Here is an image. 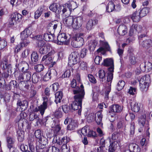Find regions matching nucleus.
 <instances>
[{
	"instance_id": "obj_1",
	"label": "nucleus",
	"mask_w": 152,
	"mask_h": 152,
	"mask_svg": "<svg viewBox=\"0 0 152 152\" xmlns=\"http://www.w3.org/2000/svg\"><path fill=\"white\" fill-rule=\"evenodd\" d=\"M37 43L39 48V52L41 54H46L48 53V55H52L55 53V51L51 45L49 44H46L43 40H39Z\"/></svg>"
},
{
	"instance_id": "obj_2",
	"label": "nucleus",
	"mask_w": 152,
	"mask_h": 152,
	"mask_svg": "<svg viewBox=\"0 0 152 152\" xmlns=\"http://www.w3.org/2000/svg\"><path fill=\"white\" fill-rule=\"evenodd\" d=\"M84 93L80 95H75L74 96L75 100L72 103L71 106L72 110H78V114H81L82 108V103Z\"/></svg>"
},
{
	"instance_id": "obj_3",
	"label": "nucleus",
	"mask_w": 152,
	"mask_h": 152,
	"mask_svg": "<svg viewBox=\"0 0 152 152\" xmlns=\"http://www.w3.org/2000/svg\"><path fill=\"white\" fill-rule=\"evenodd\" d=\"M138 123L140 126V128L138 129V131L141 132L143 130V128H144V131L146 132L147 136H149L150 133L149 130L150 129L149 124L148 121H146L145 116H142L139 118L138 120Z\"/></svg>"
},
{
	"instance_id": "obj_4",
	"label": "nucleus",
	"mask_w": 152,
	"mask_h": 152,
	"mask_svg": "<svg viewBox=\"0 0 152 152\" xmlns=\"http://www.w3.org/2000/svg\"><path fill=\"white\" fill-rule=\"evenodd\" d=\"M83 34V33H78L74 37L71 42L72 46L75 48H80L84 44Z\"/></svg>"
},
{
	"instance_id": "obj_5",
	"label": "nucleus",
	"mask_w": 152,
	"mask_h": 152,
	"mask_svg": "<svg viewBox=\"0 0 152 152\" xmlns=\"http://www.w3.org/2000/svg\"><path fill=\"white\" fill-rule=\"evenodd\" d=\"M72 4H75V3L73 2L70 4H66L63 5H59V7L58 10V14H59L62 13V14L66 16L69 15L70 12L74 10V8L72 7Z\"/></svg>"
},
{
	"instance_id": "obj_6",
	"label": "nucleus",
	"mask_w": 152,
	"mask_h": 152,
	"mask_svg": "<svg viewBox=\"0 0 152 152\" xmlns=\"http://www.w3.org/2000/svg\"><path fill=\"white\" fill-rule=\"evenodd\" d=\"M150 82V76L145 75L142 77L140 80V87L142 91H146L149 86Z\"/></svg>"
},
{
	"instance_id": "obj_7",
	"label": "nucleus",
	"mask_w": 152,
	"mask_h": 152,
	"mask_svg": "<svg viewBox=\"0 0 152 152\" xmlns=\"http://www.w3.org/2000/svg\"><path fill=\"white\" fill-rule=\"evenodd\" d=\"M80 58V55L79 52L77 51L72 52L69 57V65L71 66L76 64L79 61Z\"/></svg>"
},
{
	"instance_id": "obj_8",
	"label": "nucleus",
	"mask_w": 152,
	"mask_h": 152,
	"mask_svg": "<svg viewBox=\"0 0 152 152\" xmlns=\"http://www.w3.org/2000/svg\"><path fill=\"white\" fill-rule=\"evenodd\" d=\"M67 37L66 34L64 33L59 34L57 36L58 44L61 45L64 44L67 45L69 42L67 40Z\"/></svg>"
},
{
	"instance_id": "obj_9",
	"label": "nucleus",
	"mask_w": 152,
	"mask_h": 152,
	"mask_svg": "<svg viewBox=\"0 0 152 152\" xmlns=\"http://www.w3.org/2000/svg\"><path fill=\"white\" fill-rule=\"evenodd\" d=\"M72 27L75 29H78L81 27L83 23V19L81 16L75 17L74 18Z\"/></svg>"
},
{
	"instance_id": "obj_10",
	"label": "nucleus",
	"mask_w": 152,
	"mask_h": 152,
	"mask_svg": "<svg viewBox=\"0 0 152 152\" xmlns=\"http://www.w3.org/2000/svg\"><path fill=\"white\" fill-rule=\"evenodd\" d=\"M102 65L105 66H109L108 68V71H113L114 69V61L112 58L104 59L102 63Z\"/></svg>"
},
{
	"instance_id": "obj_11",
	"label": "nucleus",
	"mask_w": 152,
	"mask_h": 152,
	"mask_svg": "<svg viewBox=\"0 0 152 152\" xmlns=\"http://www.w3.org/2000/svg\"><path fill=\"white\" fill-rule=\"evenodd\" d=\"M39 142L40 143L41 147L39 148L37 146L36 147V152H40L42 151L43 148H44L48 143V140L47 139L43 136H42L39 139Z\"/></svg>"
},
{
	"instance_id": "obj_12",
	"label": "nucleus",
	"mask_w": 152,
	"mask_h": 152,
	"mask_svg": "<svg viewBox=\"0 0 152 152\" xmlns=\"http://www.w3.org/2000/svg\"><path fill=\"white\" fill-rule=\"evenodd\" d=\"M21 15L18 13L12 14L10 17L9 20V23L11 26H13L16 23V21L21 18Z\"/></svg>"
},
{
	"instance_id": "obj_13",
	"label": "nucleus",
	"mask_w": 152,
	"mask_h": 152,
	"mask_svg": "<svg viewBox=\"0 0 152 152\" xmlns=\"http://www.w3.org/2000/svg\"><path fill=\"white\" fill-rule=\"evenodd\" d=\"M58 23L57 21L55 20L50 23L48 26V29L50 33L54 34L56 29Z\"/></svg>"
},
{
	"instance_id": "obj_14",
	"label": "nucleus",
	"mask_w": 152,
	"mask_h": 152,
	"mask_svg": "<svg viewBox=\"0 0 152 152\" xmlns=\"http://www.w3.org/2000/svg\"><path fill=\"white\" fill-rule=\"evenodd\" d=\"M116 9H115V5L113 2H110L108 4L106 7V10L108 12H111L114 11L115 10L118 11L120 10V6L119 5L116 6Z\"/></svg>"
},
{
	"instance_id": "obj_15",
	"label": "nucleus",
	"mask_w": 152,
	"mask_h": 152,
	"mask_svg": "<svg viewBox=\"0 0 152 152\" xmlns=\"http://www.w3.org/2000/svg\"><path fill=\"white\" fill-rule=\"evenodd\" d=\"M131 109L134 112H138L140 110V104L137 102L133 101L130 104Z\"/></svg>"
},
{
	"instance_id": "obj_16",
	"label": "nucleus",
	"mask_w": 152,
	"mask_h": 152,
	"mask_svg": "<svg viewBox=\"0 0 152 152\" xmlns=\"http://www.w3.org/2000/svg\"><path fill=\"white\" fill-rule=\"evenodd\" d=\"M51 56L48 54L44 56L42 58V62L45 65H49L52 63V58Z\"/></svg>"
},
{
	"instance_id": "obj_17",
	"label": "nucleus",
	"mask_w": 152,
	"mask_h": 152,
	"mask_svg": "<svg viewBox=\"0 0 152 152\" xmlns=\"http://www.w3.org/2000/svg\"><path fill=\"white\" fill-rule=\"evenodd\" d=\"M102 110L97 112L95 114V121L98 125L102 124L103 115L102 114Z\"/></svg>"
},
{
	"instance_id": "obj_18",
	"label": "nucleus",
	"mask_w": 152,
	"mask_h": 152,
	"mask_svg": "<svg viewBox=\"0 0 152 152\" xmlns=\"http://www.w3.org/2000/svg\"><path fill=\"white\" fill-rule=\"evenodd\" d=\"M127 28L126 25L123 24L119 26L117 32L120 35L124 36L127 33Z\"/></svg>"
},
{
	"instance_id": "obj_19",
	"label": "nucleus",
	"mask_w": 152,
	"mask_h": 152,
	"mask_svg": "<svg viewBox=\"0 0 152 152\" xmlns=\"http://www.w3.org/2000/svg\"><path fill=\"white\" fill-rule=\"evenodd\" d=\"M70 87L72 88V91L74 94L75 95L79 89V87L77 85L76 80L73 79L71 82Z\"/></svg>"
},
{
	"instance_id": "obj_20",
	"label": "nucleus",
	"mask_w": 152,
	"mask_h": 152,
	"mask_svg": "<svg viewBox=\"0 0 152 152\" xmlns=\"http://www.w3.org/2000/svg\"><path fill=\"white\" fill-rule=\"evenodd\" d=\"M51 127L54 132V134H59V133L61 129L59 124L54 121Z\"/></svg>"
},
{
	"instance_id": "obj_21",
	"label": "nucleus",
	"mask_w": 152,
	"mask_h": 152,
	"mask_svg": "<svg viewBox=\"0 0 152 152\" xmlns=\"http://www.w3.org/2000/svg\"><path fill=\"white\" fill-rule=\"evenodd\" d=\"M98 23L97 20H90L87 22L86 24V28L88 30H90L93 28V26L96 24Z\"/></svg>"
},
{
	"instance_id": "obj_22",
	"label": "nucleus",
	"mask_w": 152,
	"mask_h": 152,
	"mask_svg": "<svg viewBox=\"0 0 152 152\" xmlns=\"http://www.w3.org/2000/svg\"><path fill=\"white\" fill-rule=\"evenodd\" d=\"M47 107V106L42 104L39 106L38 107H36L34 109L33 111L36 112L39 111L41 115H42Z\"/></svg>"
},
{
	"instance_id": "obj_23",
	"label": "nucleus",
	"mask_w": 152,
	"mask_h": 152,
	"mask_svg": "<svg viewBox=\"0 0 152 152\" xmlns=\"http://www.w3.org/2000/svg\"><path fill=\"white\" fill-rule=\"evenodd\" d=\"M18 68L19 69H21L23 72H27L29 69V65L26 62L23 61L19 64Z\"/></svg>"
},
{
	"instance_id": "obj_24",
	"label": "nucleus",
	"mask_w": 152,
	"mask_h": 152,
	"mask_svg": "<svg viewBox=\"0 0 152 152\" xmlns=\"http://www.w3.org/2000/svg\"><path fill=\"white\" fill-rule=\"evenodd\" d=\"M45 7L44 6H40L35 12L34 13V18L37 19L41 15L42 13L44 11Z\"/></svg>"
},
{
	"instance_id": "obj_25",
	"label": "nucleus",
	"mask_w": 152,
	"mask_h": 152,
	"mask_svg": "<svg viewBox=\"0 0 152 152\" xmlns=\"http://www.w3.org/2000/svg\"><path fill=\"white\" fill-rule=\"evenodd\" d=\"M129 151L132 152H140V149L137 144L134 143H131L129 145Z\"/></svg>"
},
{
	"instance_id": "obj_26",
	"label": "nucleus",
	"mask_w": 152,
	"mask_h": 152,
	"mask_svg": "<svg viewBox=\"0 0 152 152\" xmlns=\"http://www.w3.org/2000/svg\"><path fill=\"white\" fill-rule=\"evenodd\" d=\"M74 18L72 16H68L65 18L64 20V24L67 26H72Z\"/></svg>"
},
{
	"instance_id": "obj_27",
	"label": "nucleus",
	"mask_w": 152,
	"mask_h": 152,
	"mask_svg": "<svg viewBox=\"0 0 152 152\" xmlns=\"http://www.w3.org/2000/svg\"><path fill=\"white\" fill-rule=\"evenodd\" d=\"M31 34L30 31L28 29H26L21 33L20 37L22 40L26 39Z\"/></svg>"
},
{
	"instance_id": "obj_28",
	"label": "nucleus",
	"mask_w": 152,
	"mask_h": 152,
	"mask_svg": "<svg viewBox=\"0 0 152 152\" xmlns=\"http://www.w3.org/2000/svg\"><path fill=\"white\" fill-rule=\"evenodd\" d=\"M54 36V34L53 33H45L43 36V39L47 41H52L55 38V37Z\"/></svg>"
},
{
	"instance_id": "obj_29",
	"label": "nucleus",
	"mask_w": 152,
	"mask_h": 152,
	"mask_svg": "<svg viewBox=\"0 0 152 152\" xmlns=\"http://www.w3.org/2000/svg\"><path fill=\"white\" fill-rule=\"evenodd\" d=\"M39 60V56L36 51H33L31 56V62L32 64H35Z\"/></svg>"
},
{
	"instance_id": "obj_30",
	"label": "nucleus",
	"mask_w": 152,
	"mask_h": 152,
	"mask_svg": "<svg viewBox=\"0 0 152 152\" xmlns=\"http://www.w3.org/2000/svg\"><path fill=\"white\" fill-rule=\"evenodd\" d=\"M122 107L118 104L112 105L110 107V110L114 113H120L122 110Z\"/></svg>"
},
{
	"instance_id": "obj_31",
	"label": "nucleus",
	"mask_w": 152,
	"mask_h": 152,
	"mask_svg": "<svg viewBox=\"0 0 152 152\" xmlns=\"http://www.w3.org/2000/svg\"><path fill=\"white\" fill-rule=\"evenodd\" d=\"M110 142V145L109 147V151L110 152H113L115 150L117 146V142L116 141H113L112 143L111 142H112L111 140H110L109 139Z\"/></svg>"
},
{
	"instance_id": "obj_32",
	"label": "nucleus",
	"mask_w": 152,
	"mask_h": 152,
	"mask_svg": "<svg viewBox=\"0 0 152 152\" xmlns=\"http://www.w3.org/2000/svg\"><path fill=\"white\" fill-rule=\"evenodd\" d=\"M24 132L21 130H19L17 131V135L18 140L20 142H22L24 139Z\"/></svg>"
},
{
	"instance_id": "obj_33",
	"label": "nucleus",
	"mask_w": 152,
	"mask_h": 152,
	"mask_svg": "<svg viewBox=\"0 0 152 152\" xmlns=\"http://www.w3.org/2000/svg\"><path fill=\"white\" fill-rule=\"evenodd\" d=\"M140 44L143 47L148 48L151 46L152 42L151 39H148L141 42Z\"/></svg>"
},
{
	"instance_id": "obj_34",
	"label": "nucleus",
	"mask_w": 152,
	"mask_h": 152,
	"mask_svg": "<svg viewBox=\"0 0 152 152\" xmlns=\"http://www.w3.org/2000/svg\"><path fill=\"white\" fill-rule=\"evenodd\" d=\"M59 4L57 3H53L49 7L50 10L53 12L58 14V10L59 7Z\"/></svg>"
},
{
	"instance_id": "obj_35",
	"label": "nucleus",
	"mask_w": 152,
	"mask_h": 152,
	"mask_svg": "<svg viewBox=\"0 0 152 152\" xmlns=\"http://www.w3.org/2000/svg\"><path fill=\"white\" fill-rule=\"evenodd\" d=\"M55 101L57 104L60 102L63 96V93L61 91L57 92L55 94Z\"/></svg>"
},
{
	"instance_id": "obj_36",
	"label": "nucleus",
	"mask_w": 152,
	"mask_h": 152,
	"mask_svg": "<svg viewBox=\"0 0 152 152\" xmlns=\"http://www.w3.org/2000/svg\"><path fill=\"white\" fill-rule=\"evenodd\" d=\"M141 17L139 13L135 12L132 15L131 18L134 22H138L140 21Z\"/></svg>"
},
{
	"instance_id": "obj_37",
	"label": "nucleus",
	"mask_w": 152,
	"mask_h": 152,
	"mask_svg": "<svg viewBox=\"0 0 152 152\" xmlns=\"http://www.w3.org/2000/svg\"><path fill=\"white\" fill-rule=\"evenodd\" d=\"M60 135L58 134H53V143H56L60 145H61V140H60Z\"/></svg>"
},
{
	"instance_id": "obj_38",
	"label": "nucleus",
	"mask_w": 152,
	"mask_h": 152,
	"mask_svg": "<svg viewBox=\"0 0 152 152\" xmlns=\"http://www.w3.org/2000/svg\"><path fill=\"white\" fill-rule=\"evenodd\" d=\"M23 76L24 77V81H29L31 78V72L27 71L23 72Z\"/></svg>"
},
{
	"instance_id": "obj_39",
	"label": "nucleus",
	"mask_w": 152,
	"mask_h": 152,
	"mask_svg": "<svg viewBox=\"0 0 152 152\" xmlns=\"http://www.w3.org/2000/svg\"><path fill=\"white\" fill-rule=\"evenodd\" d=\"M149 9V8L145 7L143 8L139 12L140 16L143 17L146 16L148 13Z\"/></svg>"
},
{
	"instance_id": "obj_40",
	"label": "nucleus",
	"mask_w": 152,
	"mask_h": 152,
	"mask_svg": "<svg viewBox=\"0 0 152 152\" xmlns=\"http://www.w3.org/2000/svg\"><path fill=\"white\" fill-rule=\"evenodd\" d=\"M27 102L26 100L21 101L19 99L17 102V104L21 107H24V109L26 108L27 106Z\"/></svg>"
},
{
	"instance_id": "obj_41",
	"label": "nucleus",
	"mask_w": 152,
	"mask_h": 152,
	"mask_svg": "<svg viewBox=\"0 0 152 152\" xmlns=\"http://www.w3.org/2000/svg\"><path fill=\"white\" fill-rule=\"evenodd\" d=\"M97 44V42L96 40H93L91 41L88 44L89 49L91 51H93L94 50Z\"/></svg>"
},
{
	"instance_id": "obj_42",
	"label": "nucleus",
	"mask_w": 152,
	"mask_h": 152,
	"mask_svg": "<svg viewBox=\"0 0 152 152\" xmlns=\"http://www.w3.org/2000/svg\"><path fill=\"white\" fill-rule=\"evenodd\" d=\"M40 79L39 75L35 73L33 74L32 76V81L34 83H37Z\"/></svg>"
},
{
	"instance_id": "obj_43",
	"label": "nucleus",
	"mask_w": 152,
	"mask_h": 152,
	"mask_svg": "<svg viewBox=\"0 0 152 152\" xmlns=\"http://www.w3.org/2000/svg\"><path fill=\"white\" fill-rule=\"evenodd\" d=\"M125 85V82L122 80H120L119 81L117 84V89L119 91L122 89Z\"/></svg>"
},
{
	"instance_id": "obj_44",
	"label": "nucleus",
	"mask_w": 152,
	"mask_h": 152,
	"mask_svg": "<svg viewBox=\"0 0 152 152\" xmlns=\"http://www.w3.org/2000/svg\"><path fill=\"white\" fill-rule=\"evenodd\" d=\"M7 59L4 60L3 59L0 63L1 68L3 70L5 69L7 67Z\"/></svg>"
},
{
	"instance_id": "obj_45",
	"label": "nucleus",
	"mask_w": 152,
	"mask_h": 152,
	"mask_svg": "<svg viewBox=\"0 0 152 152\" xmlns=\"http://www.w3.org/2000/svg\"><path fill=\"white\" fill-rule=\"evenodd\" d=\"M89 127L87 125H86L83 127L81 131H79V132H81L84 136H86L88 131H89Z\"/></svg>"
},
{
	"instance_id": "obj_46",
	"label": "nucleus",
	"mask_w": 152,
	"mask_h": 152,
	"mask_svg": "<svg viewBox=\"0 0 152 152\" xmlns=\"http://www.w3.org/2000/svg\"><path fill=\"white\" fill-rule=\"evenodd\" d=\"M29 119L30 121H33L35 120L36 122H37L39 120V118L34 113H32L30 114L29 116Z\"/></svg>"
},
{
	"instance_id": "obj_47",
	"label": "nucleus",
	"mask_w": 152,
	"mask_h": 152,
	"mask_svg": "<svg viewBox=\"0 0 152 152\" xmlns=\"http://www.w3.org/2000/svg\"><path fill=\"white\" fill-rule=\"evenodd\" d=\"M7 146L10 150L11 151V148H13L14 141L10 137L7 138Z\"/></svg>"
},
{
	"instance_id": "obj_48",
	"label": "nucleus",
	"mask_w": 152,
	"mask_h": 152,
	"mask_svg": "<svg viewBox=\"0 0 152 152\" xmlns=\"http://www.w3.org/2000/svg\"><path fill=\"white\" fill-rule=\"evenodd\" d=\"M16 80L18 82H21L24 81V77L23 76V73L21 72L18 75H15Z\"/></svg>"
},
{
	"instance_id": "obj_49",
	"label": "nucleus",
	"mask_w": 152,
	"mask_h": 152,
	"mask_svg": "<svg viewBox=\"0 0 152 152\" xmlns=\"http://www.w3.org/2000/svg\"><path fill=\"white\" fill-rule=\"evenodd\" d=\"M62 109L63 111L65 113H68L70 111H72L71 106H69L68 105H64L62 106Z\"/></svg>"
},
{
	"instance_id": "obj_50",
	"label": "nucleus",
	"mask_w": 152,
	"mask_h": 152,
	"mask_svg": "<svg viewBox=\"0 0 152 152\" xmlns=\"http://www.w3.org/2000/svg\"><path fill=\"white\" fill-rule=\"evenodd\" d=\"M114 70L113 71H108L107 76V81L108 82H110V83L113 80V72Z\"/></svg>"
},
{
	"instance_id": "obj_51",
	"label": "nucleus",
	"mask_w": 152,
	"mask_h": 152,
	"mask_svg": "<svg viewBox=\"0 0 152 152\" xmlns=\"http://www.w3.org/2000/svg\"><path fill=\"white\" fill-rule=\"evenodd\" d=\"M100 42L101 44H102V45L104 47V48L106 50L110 51L111 49L110 47L107 42H104L103 41L100 40Z\"/></svg>"
},
{
	"instance_id": "obj_52",
	"label": "nucleus",
	"mask_w": 152,
	"mask_h": 152,
	"mask_svg": "<svg viewBox=\"0 0 152 152\" xmlns=\"http://www.w3.org/2000/svg\"><path fill=\"white\" fill-rule=\"evenodd\" d=\"M76 124L74 121H72L67 126V128L69 130H73L76 127Z\"/></svg>"
},
{
	"instance_id": "obj_53",
	"label": "nucleus",
	"mask_w": 152,
	"mask_h": 152,
	"mask_svg": "<svg viewBox=\"0 0 152 152\" xmlns=\"http://www.w3.org/2000/svg\"><path fill=\"white\" fill-rule=\"evenodd\" d=\"M98 74L99 78L101 81H103V79L105 77V73L104 70H100L98 72Z\"/></svg>"
},
{
	"instance_id": "obj_54",
	"label": "nucleus",
	"mask_w": 152,
	"mask_h": 152,
	"mask_svg": "<svg viewBox=\"0 0 152 152\" xmlns=\"http://www.w3.org/2000/svg\"><path fill=\"white\" fill-rule=\"evenodd\" d=\"M71 71H72V69H67L64 72V74L62 75V78L69 77L71 75Z\"/></svg>"
},
{
	"instance_id": "obj_55",
	"label": "nucleus",
	"mask_w": 152,
	"mask_h": 152,
	"mask_svg": "<svg viewBox=\"0 0 152 152\" xmlns=\"http://www.w3.org/2000/svg\"><path fill=\"white\" fill-rule=\"evenodd\" d=\"M83 93H84L83 98H84L85 93L84 89L83 86V85L82 84L80 85V88L79 87V90L77 92V93L75 94V95H78L80 96L82 95V94Z\"/></svg>"
},
{
	"instance_id": "obj_56",
	"label": "nucleus",
	"mask_w": 152,
	"mask_h": 152,
	"mask_svg": "<svg viewBox=\"0 0 152 152\" xmlns=\"http://www.w3.org/2000/svg\"><path fill=\"white\" fill-rule=\"evenodd\" d=\"M144 67L145 70L147 72H149L152 69V64L151 63L148 62L146 64H145Z\"/></svg>"
},
{
	"instance_id": "obj_57",
	"label": "nucleus",
	"mask_w": 152,
	"mask_h": 152,
	"mask_svg": "<svg viewBox=\"0 0 152 152\" xmlns=\"http://www.w3.org/2000/svg\"><path fill=\"white\" fill-rule=\"evenodd\" d=\"M44 69L43 65L42 64H39L34 67L35 70L38 72H40L43 70Z\"/></svg>"
},
{
	"instance_id": "obj_58",
	"label": "nucleus",
	"mask_w": 152,
	"mask_h": 152,
	"mask_svg": "<svg viewBox=\"0 0 152 152\" xmlns=\"http://www.w3.org/2000/svg\"><path fill=\"white\" fill-rule=\"evenodd\" d=\"M23 41V42H20V47H19L18 49L17 50V51L20 50L21 48L27 46L29 43L28 41H27V39Z\"/></svg>"
},
{
	"instance_id": "obj_59",
	"label": "nucleus",
	"mask_w": 152,
	"mask_h": 152,
	"mask_svg": "<svg viewBox=\"0 0 152 152\" xmlns=\"http://www.w3.org/2000/svg\"><path fill=\"white\" fill-rule=\"evenodd\" d=\"M70 140V138L66 137H64L61 138V145H66L68 142H69Z\"/></svg>"
},
{
	"instance_id": "obj_60",
	"label": "nucleus",
	"mask_w": 152,
	"mask_h": 152,
	"mask_svg": "<svg viewBox=\"0 0 152 152\" xmlns=\"http://www.w3.org/2000/svg\"><path fill=\"white\" fill-rule=\"evenodd\" d=\"M7 45V43L6 41L4 40H1L0 37V50L4 49Z\"/></svg>"
},
{
	"instance_id": "obj_61",
	"label": "nucleus",
	"mask_w": 152,
	"mask_h": 152,
	"mask_svg": "<svg viewBox=\"0 0 152 152\" xmlns=\"http://www.w3.org/2000/svg\"><path fill=\"white\" fill-rule=\"evenodd\" d=\"M58 83H55L51 85L50 87L52 91L54 92L58 89Z\"/></svg>"
},
{
	"instance_id": "obj_62",
	"label": "nucleus",
	"mask_w": 152,
	"mask_h": 152,
	"mask_svg": "<svg viewBox=\"0 0 152 152\" xmlns=\"http://www.w3.org/2000/svg\"><path fill=\"white\" fill-rule=\"evenodd\" d=\"M35 137L38 139L40 138L42 136H43L40 130H37L35 132Z\"/></svg>"
},
{
	"instance_id": "obj_63",
	"label": "nucleus",
	"mask_w": 152,
	"mask_h": 152,
	"mask_svg": "<svg viewBox=\"0 0 152 152\" xmlns=\"http://www.w3.org/2000/svg\"><path fill=\"white\" fill-rule=\"evenodd\" d=\"M49 152H59L58 148L54 146H52L49 148L48 149Z\"/></svg>"
},
{
	"instance_id": "obj_64",
	"label": "nucleus",
	"mask_w": 152,
	"mask_h": 152,
	"mask_svg": "<svg viewBox=\"0 0 152 152\" xmlns=\"http://www.w3.org/2000/svg\"><path fill=\"white\" fill-rule=\"evenodd\" d=\"M48 72L49 73L50 75L52 76V77L56 76L57 75L56 71L53 69H51L49 70H48Z\"/></svg>"
}]
</instances>
